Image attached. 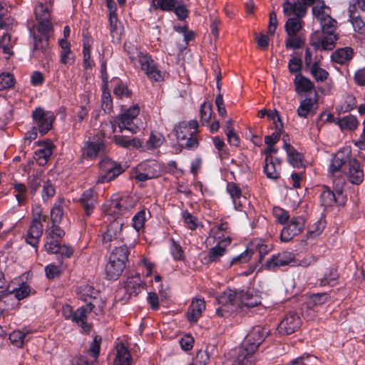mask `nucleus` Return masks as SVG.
Wrapping results in <instances>:
<instances>
[{
    "mask_svg": "<svg viewBox=\"0 0 365 365\" xmlns=\"http://www.w3.org/2000/svg\"><path fill=\"white\" fill-rule=\"evenodd\" d=\"M78 296L81 300L86 302L90 312H93L96 315L103 314L106 306L105 301L92 287L88 284L81 287Z\"/></svg>",
    "mask_w": 365,
    "mask_h": 365,
    "instance_id": "7ed1b4c3",
    "label": "nucleus"
},
{
    "mask_svg": "<svg viewBox=\"0 0 365 365\" xmlns=\"http://www.w3.org/2000/svg\"><path fill=\"white\" fill-rule=\"evenodd\" d=\"M116 356L114 359L115 365H131L132 357L128 349L123 342L118 343L115 346Z\"/></svg>",
    "mask_w": 365,
    "mask_h": 365,
    "instance_id": "a878e982",
    "label": "nucleus"
},
{
    "mask_svg": "<svg viewBox=\"0 0 365 365\" xmlns=\"http://www.w3.org/2000/svg\"><path fill=\"white\" fill-rule=\"evenodd\" d=\"M294 261V255L287 251L279 252L273 255L265 263L264 267L267 269L274 270L277 267L291 264Z\"/></svg>",
    "mask_w": 365,
    "mask_h": 365,
    "instance_id": "2eb2a0df",
    "label": "nucleus"
},
{
    "mask_svg": "<svg viewBox=\"0 0 365 365\" xmlns=\"http://www.w3.org/2000/svg\"><path fill=\"white\" fill-rule=\"evenodd\" d=\"M281 169V161L273 158H265L264 171L267 177L270 179L277 180L279 178V170Z\"/></svg>",
    "mask_w": 365,
    "mask_h": 365,
    "instance_id": "bb28decb",
    "label": "nucleus"
},
{
    "mask_svg": "<svg viewBox=\"0 0 365 365\" xmlns=\"http://www.w3.org/2000/svg\"><path fill=\"white\" fill-rule=\"evenodd\" d=\"M267 333V329L264 327L260 326L253 327L246 336L241 349L247 355H252L264 340Z\"/></svg>",
    "mask_w": 365,
    "mask_h": 365,
    "instance_id": "0eeeda50",
    "label": "nucleus"
},
{
    "mask_svg": "<svg viewBox=\"0 0 365 365\" xmlns=\"http://www.w3.org/2000/svg\"><path fill=\"white\" fill-rule=\"evenodd\" d=\"M301 326L299 317L294 312L287 314L281 321L277 331L281 335H289L297 331Z\"/></svg>",
    "mask_w": 365,
    "mask_h": 365,
    "instance_id": "ddd939ff",
    "label": "nucleus"
},
{
    "mask_svg": "<svg viewBox=\"0 0 365 365\" xmlns=\"http://www.w3.org/2000/svg\"><path fill=\"white\" fill-rule=\"evenodd\" d=\"M124 48L134 66L139 67L151 81L160 82L163 80L161 71L148 53L141 51L131 43H125Z\"/></svg>",
    "mask_w": 365,
    "mask_h": 365,
    "instance_id": "f257e3e1",
    "label": "nucleus"
},
{
    "mask_svg": "<svg viewBox=\"0 0 365 365\" xmlns=\"http://www.w3.org/2000/svg\"><path fill=\"white\" fill-rule=\"evenodd\" d=\"M320 198L322 205L326 207L333 205L336 201L335 194L327 186L323 187Z\"/></svg>",
    "mask_w": 365,
    "mask_h": 365,
    "instance_id": "5fc2aeb1",
    "label": "nucleus"
},
{
    "mask_svg": "<svg viewBox=\"0 0 365 365\" xmlns=\"http://www.w3.org/2000/svg\"><path fill=\"white\" fill-rule=\"evenodd\" d=\"M64 235V230L61 229L56 224H53L51 228L46 231V239H53L61 241V239Z\"/></svg>",
    "mask_w": 365,
    "mask_h": 365,
    "instance_id": "e2e57ef3",
    "label": "nucleus"
},
{
    "mask_svg": "<svg viewBox=\"0 0 365 365\" xmlns=\"http://www.w3.org/2000/svg\"><path fill=\"white\" fill-rule=\"evenodd\" d=\"M305 221L302 217H293L289 223L285 226L280 235V239L283 242H289L294 236L302 232L304 227Z\"/></svg>",
    "mask_w": 365,
    "mask_h": 365,
    "instance_id": "f8f14e48",
    "label": "nucleus"
},
{
    "mask_svg": "<svg viewBox=\"0 0 365 365\" xmlns=\"http://www.w3.org/2000/svg\"><path fill=\"white\" fill-rule=\"evenodd\" d=\"M349 11L350 12V21L354 29V31L359 34H364L365 33V24L359 16H355V13L349 6Z\"/></svg>",
    "mask_w": 365,
    "mask_h": 365,
    "instance_id": "603ef678",
    "label": "nucleus"
},
{
    "mask_svg": "<svg viewBox=\"0 0 365 365\" xmlns=\"http://www.w3.org/2000/svg\"><path fill=\"white\" fill-rule=\"evenodd\" d=\"M179 144L183 148L187 150H195L198 145L197 134L195 133L190 137H185V140H180L178 141Z\"/></svg>",
    "mask_w": 365,
    "mask_h": 365,
    "instance_id": "bf43d9fd",
    "label": "nucleus"
},
{
    "mask_svg": "<svg viewBox=\"0 0 365 365\" xmlns=\"http://www.w3.org/2000/svg\"><path fill=\"white\" fill-rule=\"evenodd\" d=\"M322 31L324 35H334L336 34L337 22L332 17L320 24Z\"/></svg>",
    "mask_w": 365,
    "mask_h": 365,
    "instance_id": "6e6d98bb",
    "label": "nucleus"
},
{
    "mask_svg": "<svg viewBox=\"0 0 365 365\" xmlns=\"http://www.w3.org/2000/svg\"><path fill=\"white\" fill-rule=\"evenodd\" d=\"M91 313L86 305L81 306L74 312L73 322L78 324L84 331H89L91 326L87 323L88 314Z\"/></svg>",
    "mask_w": 365,
    "mask_h": 365,
    "instance_id": "c756f323",
    "label": "nucleus"
},
{
    "mask_svg": "<svg viewBox=\"0 0 365 365\" xmlns=\"http://www.w3.org/2000/svg\"><path fill=\"white\" fill-rule=\"evenodd\" d=\"M284 149L287 152L288 161L290 164L296 168H300L303 166L302 155L298 153L294 147H292L290 144L285 143L284 144Z\"/></svg>",
    "mask_w": 365,
    "mask_h": 365,
    "instance_id": "c9c22d12",
    "label": "nucleus"
},
{
    "mask_svg": "<svg viewBox=\"0 0 365 365\" xmlns=\"http://www.w3.org/2000/svg\"><path fill=\"white\" fill-rule=\"evenodd\" d=\"M56 193L55 187L50 180L43 182L41 192L42 199L44 202L53 197Z\"/></svg>",
    "mask_w": 365,
    "mask_h": 365,
    "instance_id": "680f3d73",
    "label": "nucleus"
},
{
    "mask_svg": "<svg viewBox=\"0 0 365 365\" xmlns=\"http://www.w3.org/2000/svg\"><path fill=\"white\" fill-rule=\"evenodd\" d=\"M92 45V39L88 36L83 37V67L86 69L91 68L94 66V63L91 59V49Z\"/></svg>",
    "mask_w": 365,
    "mask_h": 365,
    "instance_id": "ea45409f",
    "label": "nucleus"
},
{
    "mask_svg": "<svg viewBox=\"0 0 365 365\" xmlns=\"http://www.w3.org/2000/svg\"><path fill=\"white\" fill-rule=\"evenodd\" d=\"M312 13L319 24L324 22L327 19L331 18L330 9L324 3L321 6H314L312 8Z\"/></svg>",
    "mask_w": 365,
    "mask_h": 365,
    "instance_id": "49530a36",
    "label": "nucleus"
},
{
    "mask_svg": "<svg viewBox=\"0 0 365 365\" xmlns=\"http://www.w3.org/2000/svg\"><path fill=\"white\" fill-rule=\"evenodd\" d=\"M231 238L227 236L218 241L217 245L212 247L207 255L204 258L206 264L216 262L225 254L226 247L230 244Z\"/></svg>",
    "mask_w": 365,
    "mask_h": 365,
    "instance_id": "dca6fc26",
    "label": "nucleus"
},
{
    "mask_svg": "<svg viewBox=\"0 0 365 365\" xmlns=\"http://www.w3.org/2000/svg\"><path fill=\"white\" fill-rule=\"evenodd\" d=\"M354 54V49L351 47L339 48L331 53V60L335 63L344 65L352 59Z\"/></svg>",
    "mask_w": 365,
    "mask_h": 365,
    "instance_id": "5701e85b",
    "label": "nucleus"
},
{
    "mask_svg": "<svg viewBox=\"0 0 365 365\" xmlns=\"http://www.w3.org/2000/svg\"><path fill=\"white\" fill-rule=\"evenodd\" d=\"M314 103V100L312 98H305L303 99L297 108V115L301 118H306L310 113Z\"/></svg>",
    "mask_w": 365,
    "mask_h": 365,
    "instance_id": "09e8293b",
    "label": "nucleus"
},
{
    "mask_svg": "<svg viewBox=\"0 0 365 365\" xmlns=\"http://www.w3.org/2000/svg\"><path fill=\"white\" fill-rule=\"evenodd\" d=\"M64 200L58 198L51 210V219L53 224L61 222L64 214Z\"/></svg>",
    "mask_w": 365,
    "mask_h": 365,
    "instance_id": "58836bf2",
    "label": "nucleus"
},
{
    "mask_svg": "<svg viewBox=\"0 0 365 365\" xmlns=\"http://www.w3.org/2000/svg\"><path fill=\"white\" fill-rule=\"evenodd\" d=\"M46 219L47 216L42 215L40 207L33 210L32 220L29 224L25 236V240L27 244L32 247H37L43 231L42 222L46 221Z\"/></svg>",
    "mask_w": 365,
    "mask_h": 365,
    "instance_id": "20e7f679",
    "label": "nucleus"
},
{
    "mask_svg": "<svg viewBox=\"0 0 365 365\" xmlns=\"http://www.w3.org/2000/svg\"><path fill=\"white\" fill-rule=\"evenodd\" d=\"M41 174L36 173L31 175L29 178V188L31 194H35L41 182Z\"/></svg>",
    "mask_w": 365,
    "mask_h": 365,
    "instance_id": "338daca9",
    "label": "nucleus"
},
{
    "mask_svg": "<svg viewBox=\"0 0 365 365\" xmlns=\"http://www.w3.org/2000/svg\"><path fill=\"white\" fill-rule=\"evenodd\" d=\"M100 172L96 181V184L108 182L114 180L123 171L120 163L105 158L99 162Z\"/></svg>",
    "mask_w": 365,
    "mask_h": 365,
    "instance_id": "423d86ee",
    "label": "nucleus"
},
{
    "mask_svg": "<svg viewBox=\"0 0 365 365\" xmlns=\"http://www.w3.org/2000/svg\"><path fill=\"white\" fill-rule=\"evenodd\" d=\"M135 170L143 171L152 179L158 177L160 174V165L155 160H145L136 167Z\"/></svg>",
    "mask_w": 365,
    "mask_h": 365,
    "instance_id": "cd10ccee",
    "label": "nucleus"
},
{
    "mask_svg": "<svg viewBox=\"0 0 365 365\" xmlns=\"http://www.w3.org/2000/svg\"><path fill=\"white\" fill-rule=\"evenodd\" d=\"M282 7L284 14L287 16L303 18L307 14V9L299 0H285Z\"/></svg>",
    "mask_w": 365,
    "mask_h": 365,
    "instance_id": "f3484780",
    "label": "nucleus"
},
{
    "mask_svg": "<svg viewBox=\"0 0 365 365\" xmlns=\"http://www.w3.org/2000/svg\"><path fill=\"white\" fill-rule=\"evenodd\" d=\"M97 201V194L92 189L84 191L80 198V202L87 216L93 212Z\"/></svg>",
    "mask_w": 365,
    "mask_h": 365,
    "instance_id": "b1692460",
    "label": "nucleus"
},
{
    "mask_svg": "<svg viewBox=\"0 0 365 365\" xmlns=\"http://www.w3.org/2000/svg\"><path fill=\"white\" fill-rule=\"evenodd\" d=\"M217 299L222 304L230 303V304L232 305L238 300L240 305L246 307H254L261 303L260 297L254 293L253 291H240V292H236L228 290L221 294Z\"/></svg>",
    "mask_w": 365,
    "mask_h": 365,
    "instance_id": "f03ea898",
    "label": "nucleus"
},
{
    "mask_svg": "<svg viewBox=\"0 0 365 365\" xmlns=\"http://www.w3.org/2000/svg\"><path fill=\"white\" fill-rule=\"evenodd\" d=\"M346 158L343 152L337 153L332 158L329 166V171L332 175L340 172L341 168L345 164Z\"/></svg>",
    "mask_w": 365,
    "mask_h": 365,
    "instance_id": "79ce46f5",
    "label": "nucleus"
},
{
    "mask_svg": "<svg viewBox=\"0 0 365 365\" xmlns=\"http://www.w3.org/2000/svg\"><path fill=\"white\" fill-rule=\"evenodd\" d=\"M101 106L103 110L109 113L113 110V101L110 93L106 88L103 89L102 98H101Z\"/></svg>",
    "mask_w": 365,
    "mask_h": 365,
    "instance_id": "052dcab7",
    "label": "nucleus"
},
{
    "mask_svg": "<svg viewBox=\"0 0 365 365\" xmlns=\"http://www.w3.org/2000/svg\"><path fill=\"white\" fill-rule=\"evenodd\" d=\"M227 191L232 199L235 207L237 210H240L242 207V191L240 187L234 182H228L227 185ZM244 202H246V198L242 197Z\"/></svg>",
    "mask_w": 365,
    "mask_h": 365,
    "instance_id": "473e14b6",
    "label": "nucleus"
},
{
    "mask_svg": "<svg viewBox=\"0 0 365 365\" xmlns=\"http://www.w3.org/2000/svg\"><path fill=\"white\" fill-rule=\"evenodd\" d=\"M106 6L109 10L110 33L113 38L119 37L121 35V27L118 21L116 14V5L113 0H106Z\"/></svg>",
    "mask_w": 365,
    "mask_h": 365,
    "instance_id": "a211bd4d",
    "label": "nucleus"
},
{
    "mask_svg": "<svg viewBox=\"0 0 365 365\" xmlns=\"http://www.w3.org/2000/svg\"><path fill=\"white\" fill-rule=\"evenodd\" d=\"M305 44V37L303 36H287L285 41V47L287 49L300 48Z\"/></svg>",
    "mask_w": 365,
    "mask_h": 365,
    "instance_id": "3c124183",
    "label": "nucleus"
},
{
    "mask_svg": "<svg viewBox=\"0 0 365 365\" xmlns=\"http://www.w3.org/2000/svg\"><path fill=\"white\" fill-rule=\"evenodd\" d=\"M173 133L177 138V140H185V138L190 137L195 134V131L190 130V128L185 122L178 123L173 129Z\"/></svg>",
    "mask_w": 365,
    "mask_h": 365,
    "instance_id": "a18cd8bd",
    "label": "nucleus"
},
{
    "mask_svg": "<svg viewBox=\"0 0 365 365\" xmlns=\"http://www.w3.org/2000/svg\"><path fill=\"white\" fill-rule=\"evenodd\" d=\"M228 229V223L226 222H221L220 224L214 226L210 230V234L213 236L214 238L219 240L220 241L226 237L224 232H227Z\"/></svg>",
    "mask_w": 365,
    "mask_h": 365,
    "instance_id": "4d7b16f0",
    "label": "nucleus"
},
{
    "mask_svg": "<svg viewBox=\"0 0 365 365\" xmlns=\"http://www.w3.org/2000/svg\"><path fill=\"white\" fill-rule=\"evenodd\" d=\"M31 116L35 126L42 135L51 130L56 119V115L52 111L46 110L41 107L36 108L32 112Z\"/></svg>",
    "mask_w": 365,
    "mask_h": 365,
    "instance_id": "6e6552de",
    "label": "nucleus"
},
{
    "mask_svg": "<svg viewBox=\"0 0 365 365\" xmlns=\"http://www.w3.org/2000/svg\"><path fill=\"white\" fill-rule=\"evenodd\" d=\"M125 267V264L120 263L119 260L115 261L113 257V259H109L105 266L106 277L109 279H117L123 273Z\"/></svg>",
    "mask_w": 365,
    "mask_h": 365,
    "instance_id": "393cba45",
    "label": "nucleus"
},
{
    "mask_svg": "<svg viewBox=\"0 0 365 365\" xmlns=\"http://www.w3.org/2000/svg\"><path fill=\"white\" fill-rule=\"evenodd\" d=\"M165 141L164 136L157 132H151L148 140L146 141V149L153 150L160 147Z\"/></svg>",
    "mask_w": 365,
    "mask_h": 365,
    "instance_id": "c03bdc74",
    "label": "nucleus"
},
{
    "mask_svg": "<svg viewBox=\"0 0 365 365\" xmlns=\"http://www.w3.org/2000/svg\"><path fill=\"white\" fill-rule=\"evenodd\" d=\"M336 124L344 130H354L359 125V122L354 115H349L336 120Z\"/></svg>",
    "mask_w": 365,
    "mask_h": 365,
    "instance_id": "4c0bfd02",
    "label": "nucleus"
},
{
    "mask_svg": "<svg viewBox=\"0 0 365 365\" xmlns=\"http://www.w3.org/2000/svg\"><path fill=\"white\" fill-rule=\"evenodd\" d=\"M128 255L129 251L128 247L122 245L115 248V250L110 253L109 259H113V257L115 258V261L119 260L120 263L125 265V263L128 261Z\"/></svg>",
    "mask_w": 365,
    "mask_h": 365,
    "instance_id": "37998d69",
    "label": "nucleus"
},
{
    "mask_svg": "<svg viewBox=\"0 0 365 365\" xmlns=\"http://www.w3.org/2000/svg\"><path fill=\"white\" fill-rule=\"evenodd\" d=\"M295 90L298 94L307 93L314 89V83L307 77L297 74L294 80Z\"/></svg>",
    "mask_w": 365,
    "mask_h": 365,
    "instance_id": "72a5a7b5",
    "label": "nucleus"
},
{
    "mask_svg": "<svg viewBox=\"0 0 365 365\" xmlns=\"http://www.w3.org/2000/svg\"><path fill=\"white\" fill-rule=\"evenodd\" d=\"M140 113V108L138 105H134L123 113L117 115L114 119V125H118L120 132L127 130L133 133H136L139 127L135 123L137 116Z\"/></svg>",
    "mask_w": 365,
    "mask_h": 365,
    "instance_id": "39448f33",
    "label": "nucleus"
},
{
    "mask_svg": "<svg viewBox=\"0 0 365 365\" xmlns=\"http://www.w3.org/2000/svg\"><path fill=\"white\" fill-rule=\"evenodd\" d=\"M123 225L122 220L119 218L115 219L110 222L107 226L106 230L103 232V242L104 244L110 243L113 240L118 239L121 235Z\"/></svg>",
    "mask_w": 365,
    "mask_h": 365,
    "instance_id": "6ab92c4d",
    "label": "nucleus"
},
{
    "mask_svg": "<svg viewBox=\"0 0 365 365\" xmlns=\"http://www.w3.org/2000/svg\"><path fill=\"white\" fill-rule=\"evenodd\" d=\"M28 334L29 331L24 332L19 330L14 331L9 335V340L14 346L21 348L23 346L24 342L28 340L26 338Z\"/></svg>",
    "mask_w": 365,
    "mask_h": 365,
    "instance_id": "8fccbe9b",
    "label": "nucleus"
},
{
    "mask_svg": "<svg viewBox=\"0 0 365 365\" xmlns=\"http://www.w3.org/2000/svg\"><path fill=\"white\" fill-rule=\"evenodd\" d=\"M338 38V34L324 35L321 39L313 41L311 44L317 49L331 51L335 47Z\"/></svg>",
    "mask_w": 365,
    "mask_h": 365,
    "instance_id": "2f4dec72",
    "label": "nucleus"
},
{
    "mask_svg": "<svg viewBox=\"0 0 365 365\" xmlns=\"http://www.w3.org/2000/svg\"><path fill=\"white\" fill-rule=\"evenodd\" d=\"M48 48V33L34 36L33 56L38 58L46 56Z\"/></svg>",
    "mask_w": 365,
    "mask_h": 365,
    "instance_id": "aec40b11",
    "label": "nucleus"
},
{
    "mask_svg": "<svg viewBox=\"0 0 365 365\" xmlns=\"http://www.w3.org/2000/svg\"><path fill=\"white\" fill-rule=\"evenodd\" d=\"M36 21L38 22L37 30L39 33L46 34L53 28L51 21V14L47 5L38 3L34 10Z\"/></svg>",
    "mask_w": 365,
    "mask_h": 365,
    "instance_id": "9b49d317",
    "label": "nucleus"
},
{
    "mask_svg": "<svg viewBox=\"0 0 365 365\" xmlns=\"http://www.w3.org/2000/svg\"><path fill=\"white\" fill-rule=\"evenodd\" d=\"M145 284L141 280L139 275L128 277L125 281V291L129 297L137 296L145 288Z\"/></svg>",
    "mask_w": 365,
    "mask_h": 365,
    "instance_id": "4be33fe9",
    "label": "nucleus"
},
{
    "mask_svg": "<svg viewBox=\"0 0 365 365\" xmlns=\"http://www.w3.org/2000/svg\"><path fill=\"white\" fill-rule=\"evenodd\" d=\"M302 18L289 17L284 24V29L287 36L297 35L298 32L302 28Z\"/></svg>",
    "mask_w": 365,
    "mask_h": 365,
    "instance_id": "e433bc0d",
    "label": "nucleus"
},
{
    "mask_svg": "<svg viewBox=\"0 0 365 365\" xmlns=\"http://www.w3.org/2000/svg\"><path fill=\"white\" fill-rule=\"evenodd\" d=\"M309 72L317 82H324L329 76V73L325 69L319 67L318 61H314L312 63Z\"/></svg>",
    "mask_w": 365,
    "mask_h": 365,
    "instance_id": "a19ab883",
    "label": "nucleus"
},
{
    "mask_svg": "<svg viewBox=\"0 0 365 365\" xmlns=\"http://www.w3.org/2000/svg\"><path fill=\"white\" fill-rule=\"evenodd\" d=\"M330 299L327 292L313 294L309 297L306 302V316L312 319L316 316L319 307L327 303Z\"/></svg>",
    "mask_w": 365,
    "mask_h": 365,
    "instance_id": "4468645a",
    "label": "nucleus"
},
{
    "mask_svg": "<svg viewBox=\"0 0 365 365\" xmlns=\"http://www.w3.org/2000/svg\"><path fill=\"white\" fill-rule=\"evenodd\" d=\"M114 143L123 148H140L142 147L143 141L136 138H130L122 135H115L113 136Z\"/></svg>",
    "mask_w": 365,
    "mask_h": 365,
    "instance_id": "7c9ffc66",
    "label": "nucleus"
},
{
    "mask_svg": "<svg viewBox=\"0 0 365 365\" xmlns=\"http://www.w3.org/2000/svg\"><path fill=\"white\" fill-rule=\"evenodd\" d=\"M53 145L51 142L45 144L43 148H40L35 152V159L36 163L41 165H45L53 153Z\"/></svg>",
    "mask_w": 365,
    "mask_h": 365,
    "instance_id": "f704fd0d",
    "label": "nucleus"
},
{
    "mask_svg": "<svg viewBox=\"0 0 365 365\" xmlns=\"http://www.w3.org/2000/svg\"><path fill=\"white\" fill-rule=\"evenodd\" d=\"M13 188L16 192V199L19 205H21L26 199L27 187L24 183L15 182L13 183Z\"/></svg>",
    "mask_w": 365,
    "mask_h": 365,
    "instance_id": "864d4df0",
    "label": "nucleus"
},
{
    "mask_svg": "<svg viewBox=\"0 0 365 365\" xmlns=\"http://www.w3.org/2000/svg\"><path fill=\"white\" fill-rule=\"evenodd\" d=\"M205 309V302L202 298H193L187 309V318L190 322H196Z\"/></svg>",
    "mask_w": 365,
    "mask_h": 365,
    "instance_id": "412c9836",
    "label": "nucleus"
},
{
    "mask_svg": "<svg viewBox=\"0 0 365 365\" xmlns=\"http://www.w3.org/2000/svg\"><path fill=\"white\" fill-rule=\"evenodd\" d=\"M134 206L132 198L130 197H113L105 205L104 212L108 215H123Z\"/></svg>",
    "mask_w": 365,
    "mask_h": 365,
    "instance_id": "9d476101",
    "label": "nucleus"
},
{
    "mask_svg": "<svg viewBox=\"0 0 365 365\" xmlns=\"http://www.w3.org/2000/svg\"><path fill=\"white\" fill-rule=\"evenodd\" d=\"M105 135L102 130H98L91 138H89L82 148V156L84 158L93 160L99 153L103 151Z\"/></svg>",
    "mask_w": 365,
    "mask_h": 365,
    "instance_id": "1a4fd4ad",
    "label": "nucleus"
},
{
    "mask_svg": "<svg viewBox=\"0 0 365 365\" xmlns=\"http://www.w3.org/2000/svg\"><path fill=\"white\" fill-rule=\"evenodd\" d=\"M302 68V61L300 58L292 57L288 62V70L290 73L300 74Z\"/></svg>",
    "mask_w": 365,
    "mask_h": 365,
    "instance_id": "774afa93",
    "label": "nucleus"
},
{
    "mask_svg": "<svg viewBox=\"0 0 365 365\" xmlns=\"http://www.w3.org/2000/svg\"><path fill=\"white\" fill-rule=\"evenodd\" d=\"M14 78L9 73H2L0 74V91L10 88L14 85Z\"/></svg>",
    "mask_w": 365,
    "mask_h": 365,
    "instance_id": "69168bd1",
    "label": "nucleus"
},
{
    "mask_svg": "<svg viewBox=\"0 0 365 365\" xmlns=\"http://www.w3.org/2000/svg\"><path fill=\"white\" fill-rule=\"evenodd\" d=\"M364 179V172L356 160L349 161V180L351 183L359 185Z\"/></svg>",
    "mask_w": 365,
    "mask_h": 365,
    "instance_id": "c85d7f7f",
    "label": "nucleus"
},
{
    "mask_svg": "<svg viewBox=\"0 0 365 365\" xmlns=\"http://www.w3.org/2000/svg\"><path fill=\"white\" fill-rule=\"evenodd\" d=\"M337 278L338 274L336 270L335 269H330L328 272L324 274V277L320 279L319 284L321 286H333Z\"/></svg>",
    "mask_w": 365,
    "mask_h": 365,
    "instance_id": "0e129e2a",
    "label": "nucleus"
},
{
    "mask_svg": "<svg viewBox=\"0 0 365 365\" xmlns=\"http://www.w3.org/2000/svg\"><path fill=\"white\" fill-rule=\"evenodd\" d=\"M15 41L11 40V35L8 33H5L0 38V48L4 53L9 56L14 54L13 47Z\"/></svg>",
    "mask_w": 365,
    "mask_h": 365,
    "instance_id": "de8ad7c7",
    "label": "nucleus"
},
{
    "mask_svg": "<svg viewBox=\"0 0 365 365\" xmlns=\"http://www.w3.org/2000/svg\"><path fill=\"white\" fill-rule=\"evenodd\" d=\"M200 122L202 125L207 124L212 115V106L210 103L204 102L200 109Z\"/></svg>",
    "mask_w": 365,
    "mask_h": 365,
    "instance_id": "13d9d810",
    "label": "nucleus"
}]
</instances>
